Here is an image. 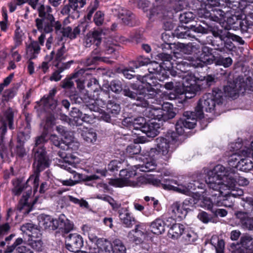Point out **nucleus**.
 Instances as JSON below:
<instances>
[{
  "mask_svg": "<svg viewBox=\"0 0 253 253\" xmlns=\"http://www.w3.org/2000/svg\"><path fill=\"white\" fill-rule=\"evenodd\" d=\"M190 183H189L188 184H187L186 185V186H187ZM193 183H196L197 184L200 185V186H201L202 187H196L195 188L191 189L190 194L188 195V196H190V197L189 198L185 199L183 203V205L184 207H193L196 204H197L198 203V202L199 200V196L196 194H194V193H193L192 192V190H195L196 188L202 189V188H203V186L205 185V184L204 183H203L202 182H200L199 181H194V182ZM184 185L185 186V185Z\"/></svg>",
  "mask_w": 253,
  "mask_h": 253,
  "instance_id": "36",
  "label": "nucleus"
},
{
  "mask_svg": "<svg viewBox=\"0 0 253 253\" xmlns=\"http://www.w3.org/2000/svg\"><path fill=\"white\" fill-rule=\"evenodd\" d=\"M184 225L179 223H175L170 227L168 231V236L173 239H177L183 233Z\"/></svg>",
  "mask_w": 253,
  "mask_h": 253,
  "instance_id": "41",
  "label": "nucleus"
},
{
  "mask_svg": "<svg viewBox=\"0 0 253 253\" xmlns=\"http://www.w3.org/2000/svg\"><path fill=\"white\" fill-rule=\"evenodd\" d=\"M180 136L178 134L177 131L175 132L169 130L168 131L165 137H159L156 139V145L158 150L157 151L160 154L161 157V153L164 157L163 159L165 161H168L171 157V153L169 151L170 146L176 142L179 136Z\"/></svg>",
  "mask_w": 253,
  "mask_h": 253,
  "instance_id": "12",
  "label": "nucleus"
},
{
  "mask_svg": "<svg viewBox=\"0 0 253 253\" xmlns=\"http://www.w3.org/2000/svg\"><path fill=\"white\" fill-rule=\"evenodd\" d=\"M103 35L102 30L100 29L89 32L85 38L84 45L88 47L95 44L96 46H98L101 42Z\"/></svg>",
  "mask_w": 253,
  "mask_h": 253,
  "instance_id": "32",
  "label": "nucleus"
},
{
  "mask_svg": "<svg viewBox=\"0 0 253 253\" xmlns=\"http://www.w3.org/2000/svg\"><path fill=\"white\" fill-rule=\"evenodd\" d=\"M86 86L88 88L87 90V96L92 95V93H93V94L98 93V91L100 92L99 89L100 87L98 84V81L95 78H91L90 79L87 83Z\"/></svg>",
  "mask_w": 253,
  "mask_h": 253,
  "instance_id": "46",
  "label": "nucleus"
},
{
  "mask_svg": "<svg viewBox=\"0 0 253 253\" xmlns=\"http://www.w3.org/2000/svg\"><path fill=\"white\" fill-rule=\"evenodd\" d=\"M106 110L112 117L118 115L121 111L120 106L114 100H109L106 104Z\"/></svg>",
  "mask_w": 253,
  "mask_h": 253,
  "instance_id": "47",
  "label": "nucleus"
},
{
  "mask_svg": "<svg viewBox=\"0 0 253 253\" xmlns=\"http://www.w3.org/2000/svg\"><path fill=\"white\" fill-rule=\"evenodd\" d=\"M123 93L125 96L135 100L133 103V105L146 108L143 114L151 119L149 122H156V120L166 121L173 118L175 116V113L172 111L173 106L169 103L165 104L162 108L154 107L149 104L154 102L148 100L153 99L158 94L154 91L141 93L133 92L129 88H125L123 90Z\"/></svg>",
  "mask_w": 253,
  "mask_h": 253,
  "instance_id": "1",
  "label": "nucleus"
},
{
  "mask_svg": "<svg viewBox=\"0 0 253 253\" xmlns=\"http://www.w3.org/2000/svg\"><path fill=\"white\" fill-rule=\"evenodd\" d=\"M14 112L10 108L4 111L0 116L1 126L0 127V163L3 162L6 155V148L3 144L4 135L7 131V125L10 129L13 127Z\"/></svg>",
  "mask_w": 253,
  "mask_h": 253,
  "instance_id": "11",
  "label": "nucleus"
},
{
  "mask_svg": "<svg viewBox=\"0 0 253 253\" xmlns=\"http://www.w3.org/2000/svg\"><path fill=\"white\" fill-rule=\"evenodd\" d=\"M96 244L97 248L90 249V253H115L113 245L106 239L98 238Z\"/></svg>",
  "mask_w": 253,
  "mask_h": 253,
  "instance_id": "28",
  "label": "nucleus"
},
{
  "mask_svg": "<svg viewBox=\"0 0 253 253\" xmlns=\"http://www.w3.org/2000/svg\"><path fill=\"white\" fill-rule=\"evenodd\" d=\"M216 237H212L211 243L215 247L216 253H224V242L223 240H219L217 239V245H216L215 243L214 244L213 240L216 239Z\"/></svg>",
  "mask_w": 253,
  "mask_h": 253,
  "instance_id": "62",
  "label": "nucleus"
},
{
  "mask_svg": "<svg viewBox=\"0 0 253 253\" xmlns=\"http://www.w3.org/2000/svg\"><path fill=\"white\" fill-rule=\"evenodd\" d=\"M181 54L178 52H174L172 55L168 53L162 52L157 54V59H159L162 61L160 64L165 68L170 69L174 66V62L176 59H181Z\"/></svg>",
  "mask_w": 253,
  "mask_h": 253,
  "instance_id": "24",
  "label": "nucleus"
},
{
  "mask_svg": "<svg viewBox=\"0 0 253 253\" xmlns=\"http://www.w3.org/2000/svg\"><path fill=\"white\" fill-rule=\"evenodd\" d=\"M30 138V128H25L24 131H20L17 134V141L24 144Z\"/></svg>",
  "mask_w": 253,
  "mask_h": 253,
  "instance_id": "52",
  "label": "nucleus"
},
{
  "mask_svg": "<svg viewBox=\"0 0 253 253\" xmlns=\"http://www.w3.org/2000/svg\"><path fill=\"white\" fill-rule=\"evenodd\" d=\"M55 224V230L58 228L62 232L67 234L71 231L74 228L73 223L66 218L64 215H60L59 217L56 219L54 222Z\"/></svg>",
  "mask_w": 253,
  "mask_h": 253,
  "instance_id": "33",
  "label": "nucleus"
},
{
  "mask_svg": "<svg viewBox=\"0 0 253 253\" xmlns=\"http://www.w3.org/2000/svg\"><path fill=\"white\" fill-rule=\"evenodd\" d=\"M170 224L167 222H165L161 218H157L154 221L152 222L150 225V227L152 232L155 234H161L164 232L166 226L169 227Z\"/></svg>",
  "mask_w": 253,
  "mask_h": 253,
  "instance_id": "37",
  "label": "nucleus"
},
{
  "mask_svg": "<svg viewBox=\"0 0 253 253\" xmlns=\"http://www.w3.org/2000/svg\"><path fill=\"white\" fill-rule=\"evenodd\" d=\"M131 125L134 129L140 130L148 137H154L159 132L160 125L155 122H147L144 117H138L133 119Z\"/></svg>",
  "mask_w": 253,
  "mask_h": 253,
  "instance_id": "14",
  "label": "nucleus"
},
{
  "mask_svg": "<svg viewBox=\"0 0 253 253\" xmlns=\"http://www.w3.org/2000/svg\"><path fill=\"white\" fill-rule=\"evenodd\" d=\"M151 15H158L159 18H166L169 16V13H172L171 10H166L163 5H156L151 9Z\"/></svg>",
  "mask_w": 253,
  "mask_h": 253,
  "instance_id": "44",
  "label": "nucleus"
},
{
  "mask_svg": "<svg viewBox=\"0 0 253 253\" xmlns=\"http://www.w3.org/2000/svg\"><path fill=\"white\" fill-rule=\"evenodd\" d=\"M66 247L71 252L79 251L83 246L82 236L78 234H70L66 239Z\"/></svg>",
  "mask_w": 253,
  "mask_h": 253,
  "instance_id": "25",
  "label": "nucleus"
},
{
  "mask_svg": "<svg viewBox=\"0 0 253 253\" xmlns=\"http://www.w3.org/2000/svg\"><path fill=\"white\" fill-rule=\"evenodd\" d=\"M95 72L94 68H89L87 66L83 68L74 74V77L79 78L81 76L85 77L86 76L90 75Z\"/></svg>",
  "mask_w": 253,
  "mask_h": 253,
  "instance_id": "55",
  "label": "nucleus"
},
{
  "mask_svg": "<svg viewBox=\"0 0 253 253\" xmlns=\"http://www.w3.org/2000/svg\"><path fill=\"white\" fill-rule=\"evenodd\" d=\"M39 225L42 228L45 229L49 228L51 230H55V224L54 222L56 219H53L48 215H41L38 217Z\"/></svg>",
  "mask_w": 253,
  "mask_h": 253,
  "instance_id": "40",
  "label": "nucleus"
},
{
  "mask_svg": "<svg viewBox=\"0 0 253 253\" xmlns=\"http://www.w3.org/2000/svg\"><path fill=\"white\" fill-rule=\"evenodd\" d=\"M81 135L84 140L88 143L94 144L97 140V134L92 128L82 130Z\"/></svg>",
  "mask_w": 253,
  "mask_h": 253,
  "instance_id": "43",
  "label": "nucleus"
},
{
  "mask_svg": "<svg viewBox=\"0 0 253 253\" xmlns=\"http://www.w3.org/2000/svg\"><path fill=\"white\" fill-rule=\"evenodd\" d=\"M229 147L230 151L234 153H237L244 157H253V142L249 146L243 145L240 142H233L229 144Z\"/></svg>",
  "mask_w": 253,
  "mask_h": 253,
  "instance_id": "26",
  "label": "nucleus"
},
{
  "mask_svg": "<svg viewBox=\"0 0 253 253\" xmlns=\"http://www.w3.org/2000/svg\"><path fill=\"white\" fill-rule=\"evenodd\" d=\"M150 63V60L149 58L143 56H140L137 57L136 60L130 62V65H131L134 68H138L141 66H145Z\"/></svg>",
  "mask_w": 253,
  "mask_h": 253,
  "instance_id": "50",
  "label": "nucleus"
},
{
  "mask_svg": "<svg viewBox=\"0 0 253 253\" xmlns=\"http://www.w3.org/2000/svg\"><path fill=\"white\" fill-rule=\"evenodd\" d=\"M223 92L221 89L214 88L211 92L204 95L201 98L196 107L197 117L203 118L204 111L207 112H212L215 108V104L222 103Z\"/></svg>",
  "mask_w": 253,
  "mask_h": 253,
  "instance_id": "8",
  "label": "nucleus"
},
{
  "mask_svg": "<svg viewBox=\"0 0 253 253\" xmlns=\"http://www.w3.org/2000/svg\"><path fill=\"white\" fill-rule=\"evenodd\" d=\"M148 70L149 74L143 76L138 75L137 79L146 84L148 92L159 93L162 85L158 81H163L167 79L169 76L168 72L164 66L156 62H150Z\"/></svg>",
  "mask_w": 253,
  "mask_h": 253,
  "instance_id": "4",
  "label": "nucleus"
},
{
  "mask_svg": "<svg viewBox=\"0 0 253 253\" xmlns=\"http://www.w3.org/2000/svg\"><path fill=\"white\" fill-rule=\"evenodd\" d=\"M211 196L212 199L207 197H204L200 203V205L201 207L208 210L212 211L213 205L215 204L214 200H217V197H213L211 195Z\"/></svg>",
  "mask_w": 253,
  "mask_h": 253,
  "instance_id": "53",
  "label": "nucleus"
},
{
  "mask_svg": "<svg viewBox=\"0 0 253 253\" xmlns=\"http://www.w3.org/2000/svg\"><path fill=\"white\" fill-rule=\"evenodd\" d=\"M32 194L31 188L24 193L20 200L17 205V210L24 214H28L33 209V206L36 203V199L33 200L31 196Z\"/></svg>",
  "mask_w": 253,
  "mask_h": 253,
  "instance_id": "21",
  "label": "nucleus"
},
{
  "mask_svg": "<svg viewBox=\"0 0 253 253\" xmlns=\"http://www.w3.org/2000/svg\"><path fill=\"white\" fill-rule=\"evenodd\" d=\"M202 119L197 117L196 110L194 112H185L183 117L180 119L175 125V130L179 135H181L184 132V128L192 129L196 125L197 119Z\"/></svg>",
  "mask_w": 253,
  "mask_h": 253,
  "instance_id": "17",
  "label": "nucleus"
},
{
  "mask_svg": "<svg viewBox=\"0 0 253 253\" xmlns=\"http://www.w3.org/2000/svg\"><path fill=\"white\" fill-rule=\"evenodd\" d=\"M46 134L42 133L40 136H37L35 139V145L33 149V152L35 153V149L37 150L39 149H45L43 144L46 142Z\"/></svg>",
  "mask_w": 253,
  "mask_h": 253,
  "instance_id": "49",
  "label": "nucleus"
},
{
  "mask_svg": "<svg viewBox=\"0 0 253 253\" xmlns=\"http://www.w3.org/2000/svg\"><path fill=\"white\" fill-rule=\"evenodd\" d=\"M216 7L226 8L224 0H208L206 7L199 8L197 11V15L201 18L209 19L211 21L220 23L224 19L225 15L228 10L214 8Z\"/></svg>",
  "mask_w": 253,
  "mask_h": 253,
  "instance_id": "6",
  "label": "nucleus"
},
{
  "mask_svg": "<svg viewBox=\"0 0 253 253\" xmlns=\"http://www.w3.org/2000/svg\"><path fill=\"white\" fill-rule=\"evenodd\" d=\"M236 11L232 10V12L230 13L231 15L227 17L225 23L222 22V21H221L220 23H222L221 28H219L217 26H214L211 29V32L213 35L215 37H219L221 42L225 38L229 37L230 33L227 31L228 30L232 29L236 30L238 28L237 23H238L240 16L239 15L235 14Z\"/></svg>",
  "mask_w": 253,
  "mask_h": 253,
  "instance_id": "13",
  "label": "nucleus"
},
{
  "mask_svg": "<svg viewBox=\"0 0 253 253\" xmlns=\"http://www.w3.org/2000/svg\"><path fill=\"white\" fill-rule=\"evenodd\" d=\"M139 181L142 183L148 181L150 184L156 186L162 185L163 188L166 190H173L185 195L190 194L191 189H194L196 187H202L196 183H190L187 186H186L183 184H178L176 180L169 178H164L161 181L154 177H150L147 178L140 177L139 178Z\"/></svg>",
  "mask_w": 253,
  "mask_h": 253,
  "instance_id": "7",
  "label": "nucleus"
},
{
  "mask_svg": "<svg viewBox=\"0 0 253 253\" xmlns=\"http://www.w3.org/2000/svg\"><path fill=\"white\" fill-rule=\"evenodd\" d=\"M44 33H42L38 38V41H32L26 46V54L27 57L32 60L36 58L41 52V46H43L44 43L45 35Z\"/></svg>",
  "mask_w": 253,
  "mask_h": 253,
  "instance_id": "20",
  "label": "nucleus"
},
{
  "mask_svg": "<svg viewBox=\"0 0 253 253\" xmlns=\"http://www.w3.org/2000/svg\"><path fill=\"white\" fill-rule=\"evenodd\" d=\"M240 159L236 165L237 169L241 171L248 172L253 169V162L249 157Z\"/></svg>",
  "mask_w": 253,
  "mask_h": 253,
  "instance_id": "42",
  "label": "nucleus"
},
{
  "mask_svg": "<svg viewBox=\"0 0 253 253\" xmlns=\"http://www.w3.org/2000/svg\"><path fill=\"white\" fill-rule=\"evenodd\" d=\"M100 61L109 62L108 59H107L106 60L103 59V58L100 56L99 50L97 49H95L86 59L81 60L80 61V63L81 65L84 66H89L90 65H94Z\"/></svg>",
  "mask_w": 253,
  "mask_h": 253,
  "instance_id": "35",
  "label": "nucleus"
},
{
  "mask_svg": "<svg viewBox=\"0 0 253 253\" xmlns=\"http://www.w3.org/2000/svg\"><path fill=\"white\" fill-rule=\"evenodd\" d=\"M29 245L37 251H41L42 250V243L41 239L29 240Z\"/></svg>",
  "mask_w": 253,
  "mask_h": 253,
  "instance_id": "64",
  "label": "nucleus"
},
{
  "mask_svg": "<svg viewBox=\"0 0 253 253\" xmlns=\"http://www.w3.org/2000/svg\"><path fill=\"white\" fill-rule=\"evenodd\" d=\"M39 16L35 20L36 26L41 33L52 32L54 29L57 32L61 29V22L55 21L52 14V9L49 5H40L38 8Z\"/></svg>",
  "mask_w": 253,
  "mask_h": 253,
  "instance_id": "5",
  "label": "nucleus"
},
{
  "mask_svg": "<svg viewBox=\"0 0 253 253\" xmlns=\"http://www.w3.org/2000/svg\"><path fill=\"white\" fill-rule=\"evenodd\" d=\"M22 229L24 232H26V230L29 231V232H27V234H28L31 239H39L41 238V231L36 225L33 223H27L24 224L22 226Z\"/></svg>",
  "mask_w": 253,
  "mask_h": 253,
  "instance_id": "38",
  "label": "nucleus"
},
{
  "mask_svg": "<svg viewBox=\"0 0 253 253\" xmlns=\"http://www.w3.org/2000/svg\"><path fill=\"white\" fill-rule=\"evenodd\" d=\"M224 92L226 96L233 99L238 96V92L235 84L227 85L224 87Z\"/></svg>",
  "mask_w": 253,
  "mask_h": 253,
  "instance_id": "54",
  "label": "nucleus"
},
{
  "mask_svg": "<svg viewBox=\"0 0 253 253\" xmlns=\"http://www.w3.org/2000/svg\"><path fill=\"white\" fill-rule=\"evenodd\" d=\"M174 66L172 68H175L179 72H181L183 75H179L180 72L177 71H171V74L173 76L181 77L183 80V88L182 94H185L186 98L191 99L194 97L197 93L203 88L202 85L203 83L201 84L202 81L199 79L196 80L195 76L189 75L187 73V68L191 66L195 65L193 61L188 60V61L185 59H176L174 62Z\"/></svg>",
  "mask_w": 253,
  "mask_h": 253,
  "instance_id": "2",
  "label": "nucleus"
},
{
  "mask_svg": "<svg viewBox=\"0 0 253 253\" xmlns=\"http://www.w3.org/2000/svg\"><path fill=\"white\" fill-rule=\"evenodd\" d=\"M203 22L204 24H206V27H204L201 25L194 26L192 27L193 31L198 33L207 34L209 32V28L211 31V29L213 28V27L209 26L205 21H203Z\"/></svg>",
  "mask_w": 253,
  "mask_h": 253,
  "instance_id": "60",
  "label": "nucleus"
},
{
  "mask_svg": "<svg viewBox=\"0 0 253 253\" xmlns=\"http://www.w3.org/2000/svg\"><path fill=\"white\" fill-rule=\"evenodd\" d=\"M86 4V0H68V2L61 10V13L68 18L78 19L80 17L79 10Z\"/></svg>",
  "mask_w": 253,
  "mask_h": 253,
  "instance_id": "18",
  "label": "nucleus"
},
{
  "mask_svg": "<svg viewBox=\"0 0 253 253\" xmlns=\"http://www.w3.org/2000/svg\"><path fill=\"white\" fill-rule=\"evenodd\" d=\"M241 0H225L224 4L226 8L230 9L228 13H232L233 10H237L240 8V1Z\"/></svg>",
  "mask_w": 253,
  "mask_h": 253,
  "instance_id": "51",
  "label": "nucleus"
},
{
  "mask_svg": "<svg viewBox=\"0 0 253 253\" xmlns=\"http://www.w3.org/2000/svg\"><path fill=\"white\" fill-rule=\"evenodd\" d=\"M81 26L76 27L73 30L69 27H66L64 28L62 27V24H61V29L59 31H56L55 30V33L57 34H62L63 37H66L69 38L71 39H75L77 35H78L81 32Z\"/></svg>",
  "mask_w": 253,
  "mask_h": 253,
  "instance_id": "39",
  "label": "nucleus"
},
{
  "mask_svg": "<svg viewBox=\"0 0 253 253\" xmlns=\"http://www.w3.org/2000/svg\"><path fill=\"white\" fill-rule=\"evenodd\" d=\"M179 18L181 23H188L194 20L195 15L192 12H185L180 14Z\"/></svg>",
  "mask_w": 253,
  "mask_h": 253,
  "instance_id": "61",
  "label": "nucleus"
},
{
  "mask_svg": "<svg viewBox=\"0 0 253 253\" xmlns=\"http://www.w3.org/2000/svg\"><path fill=\"white\" fill-rule=\"evenodd\" d=\"M89 103L86 105L88 109L94 112H98L100 110V107H103V105L106 104L105 96H100L99 93L88 96Z\"/></svg>",
  "mask_w": 253,
  "mask_h": 253,
  "instance_id": "27",
  "label": "nucleus"
},
{
  "mask_svg": "<svg viewBox=\"0 0 253 253\" xmlns=\"http://www.w3.org/2000/svg\"><path fill=\"white\" fill-rule=\"evenodd\" d=\"M136 172L134 170H128L127 169H122L120 170V178L111 179L109 183L110 185L118 187H122L124 186H139L138 182L139 179L135 180V176Z\"/></svg>",
  "mask_w": 253,
  "mask_h": 253,
  "instance_id": "15",
  "label": "nucleus"
},
{
  "mask_svg": "<svg viewBox=\"0 0 253 253\" xmlns=\"http://www.w3.org/2000/svg\"><path fill=\"white\" fill-rule=\"evenodd\" d=\"M83 113L77 108H73L72 111L70 112V116L73 121L76 122V125H81V122H78L80 120L81 117L82 116Z\"/></svg>",
  "mask_w": 253,
  "mask_h": 253,
  "instance_id": "58",
  "label": "nucleus"
},
{
  "mask_svg": "<svg viewBox=\"0 0 253 253\" xmlns=\"http://www.w3.org/2000/svg\"><path fill=\"white\" fill-rule=\"evenodd\" d=\"M55 67L56 68V70L52 74L49 79L51 81L57 82L60 81L62 78L60 73L70 68H69L68 64L63 65V66H59Z\"/></svg>",
  "mask_w": 253,
  "mask_h": 253,
  "instance_id": "48",
  "label": "nucleus"
},
{
  "mask_svg": "<svg viewBox=\"0 0 253 253\" xmlns=\"http://www.w3.org/2000/svg\"><path fill=\"white\" fill-rule=\"evenodd\" d=\"M238 178L237 173L233 171H229L223 166L217 165L212 169L208 171L205 182L208 185L209 190L224 189L227 186L233 188Z\"/></svg>",
  "mask_w": 253,
  "mask_h": 253,
  "instance_id": "3",
  "label": "nucleus"
},
{
  "mask_svg": "<svg viewBox=\"0 0 253 253\" xmlns=\"http://www.w3.org/2000/svg\"><path fill=\"white\" fill-rule=\"evenodd\" d=\"M214 60L216 65H222L226 68L229 67L232 63V59L230 57L219 56Z\"/></svg>",
  "mask_w": 253,
  "mask_h": 253,
  "instance_id": "57",
  "label": "nucleus"
},
{
  "mask_svg": "<svg viewBox=\"0 0 253 253\" xmlns=\"http://www.w3.org/2000/svg\"><path fill=\"white\" fill-rule=\"evenodd\" d=\"M50 141L52 143V144L55 146L60 148L63 150H67L70 148H71V146L72 145V142H66V143L62 141H61L58 136L55 134L51 135L49 138Z\"/></svg>",
  "mask_w": 253,
  "mask_h": 253,
  "instance_id": "45",
  "label": "nucleus"
},
{
  "mask_svg": "<svg viewBox=\"0 0 253 253\" xmlns=\"http://www.w3.org/2000/svg\"><path fill=\"white\" fill-rule=\"evenodd\" d=\"M34 162L33 167L35 168L34 174L31 175L27 181V184H32L35 190L39 184L40 172L48 168L50 164L48 157L46 155L45 149H35Z\"/></svg>",
  "mask_w": 253,
  "mask_h": 253,
  "instance_id": "9",
  "label": "nucleus"
},
{
  "mask_svg": "<svg viewBox=\"0 0 253 253\" xmlns=\"http://www.w3.org/2000/svg\"><path fill=\"white\" fill-rule=\"evenodd\" d=\"M211 189L209 190V193H210L213 197H217V200H214L215 205L218 206H224L226 207H231L233 206V204L232 202L228 203L229 199L230 197V195H223V192L221 189Z\"/></svg>",
  "mask_w": 253,
  "mask_h": 253,
  "instance_id": "30",
  "label": "nucleus"
},
{
  "mask_svg": "<svg viewBox=\"0 0 253 253\" xmlns=\"http://www.w3.org/2000/svg\"><path fill=\"white\" fill-rule=\"evenodd\" d=\"M113 248L115 253H126V248L119 239H116L113 241Z\"/></svg>",
  "mask_w": 253,
  "mask_h": 253,
  "instance_id": "56",
  "label": "nucleus"
},
{
  "mask_svg": "<svg viewBox=\"0 0 253 253\" xmlns=\"http://www.w3.org/2000/svg\"><path fill=\"white\" fill-rule=\"evenodd\" d=\"M119 93L122 91V84L120 81L113 80L111 82L110 84H105L102 88L100 89V96H105V98L107 99L109 97V91Z\"/></svg>",
  "mask_w": 253,
  "mask_h": 253,
  "instance_id": "29",
  "label": "nucleus"
},
{
  "mask_svg": "<svg viewBox=\"0 0 253 253\" xmlns=\"http://www.w3.org/2000/svg\"><path fill=\"white\" fill-rule=\"evenodd\" d=\"M120 221L124 226L131 228L136 222V219L127 208H121L118 211Z\"/></svg>",
  "mask_w": 253,
  "mask_h": 253,
  "instance_id": "31",
  "label": "nucleus"
},
{
  "mask_svg": "<svg viewBox=\"0 0 253 253\" xmlns=\"http://www.w3.org/2000/svg\"><path fill=\"white\" fill-rule=\"evenodd\" d=\"M237 25L238 28L240 27L241 31L243 33L248 32L249 29L253 27L250 23L247 21V18L246 17L243 19H241L240 18Z\"/></svg>",
  "mask_w": 253,
  "mask_h": 253,
  "instance_id": "59",
  "label": "nucleus"
},
{
  "mask_svg": "<svg viewBox=\"0 0 253 253\" xmlns=\"http://www.w3.org/2000/svg\"><path fill=\"white\" fill-rule=\"evenodd\" d=\"M67 49L64 43H62L61 47L58 48L55 51V50L51 51L49 54L46 55V59L48 61H52V64L53 66H63V65L68 64L69 68L74 63V60H70L67 62H62L63 60L66 59L65 55Z\"/></svg>",
  "mask_w": 253,
  "mask_h": 253,
  "instance_id": "19",
  "label": "nucleus"
},
{
  "mask_svg": "<svg viewBox=\"0 0 253 253\" xmlns=\"http://www.w3.org/2000/svg\"><path fill=\"white\" fill-rule=\"evenodd\" d=\"M143 158L142 164H138L135 167L137 169L143 172H149L155 169L156 160L160 158V154L156 148H151L147 151Z\"/></svg>",
  "mask_w": 253,
  "mask_h": 253,
  "instance_id": "16",
  "label": "nucleus"
},
{
  "mask_svg": "<svg viewBox=\"0 0 253 253\" xmlns=\"http://www.w3.org/2000/svg\"><path fill=\"white\" fill-rule=\"evenodd\" d=\"M61 168L67 170L73 174V181L76 182V184L78 183L81 180L85 182V185L91 186H96L98 188H102L104 190H107L108 186L106 184L99 182L100 177L96 174L83 175L76 172L72 168H75V164L74 163L65 162L60 165Z\"/></svg>",
  "mask_w": 253,
  "mask_h": 253,
  "instance_id": "10",
  "label": "nucleus"
},
{
  "mask_svg": "<svg viewBox=\"0 0 253 253\" xmlns=\"http://www.w3.org/2000/svg\"><path fill=\"white\" fill-rule=\"evenodd\" d=\"M198 236L193 231L187 232L183 237L185 243L187 244L193 243L197 239Z\"/></svg>",
  "mask_w": 253,
  "mask_h": 253,
  "instance_id": "63",
  "label": "nucleus"
},
{
  "mask_svg": "<svg viewBox=\"0 0 253 253\" xmlns=\"http://www.w3.org/2000/svg\"><path fill=\"white\" fill-rule=\"evenodd\" d=\"M56 89L53 88L50 90L47 95H44L41 100L40 105H42L44 109L49 113H55L57 112V101L54 99L56 93Z\"/></svg>",
  "mask_w": 253,
  "mask_h": 253,
  "instance_id": "22",
  "label": "nucleus"
},
{
  "mask_svg": "<svg viewBox=\"0 0 253 253\" xmlns=\"http://www.w3.org/2000/svg\"><path fill=\"white\" fill-rule=\"evenodd\" d=\"M182 52L188 54H196L197 58L203 63L210 64L212 63V60L210 57L211 55L202 53L200 56H199L198 53L200 52V46L195 43H189L186 45L182 44Z\"/></svg>",
  "mask_w": 253,
  "mask_h": 253,
  "instance_id": "23",
  "label": "nucleus"
},
{
  "mask_svg": "<svg viewBox=\"0 0 253 253\" xmlns=\"http://www.w3.org/2000/svg\"><path fill=\"white\" fill-rule=\"evenodd\" d=\"M189 209V207H184L183 205H181L179 202H176L171 206L170 210L172 216L176 219L181 220L185 217L187 210Z\"/></svg>",
  "mask_w": 253,
  "mask_h": 253,
  "instance_id": "34",
  "label": "nucleus"
}]
</instances>
